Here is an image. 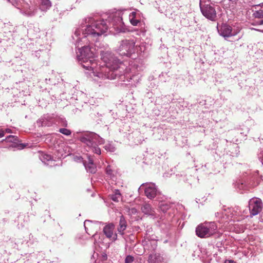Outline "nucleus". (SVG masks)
<instances>
[{
	"instance_id": "1",
	"label": "nucleus",
	"mask_w": 263,
	"mask_h": 263,
	"mask_svg": "<svg viewBox=\"0 0 263 263\" xmlns=\"http://www.w3.org/2000/svg\"><path fill=\"white\" fill-rule=\"evenodd\" d=\"M108 26L104 21H96L92 17L82 20L77 28L72 40L78 49L77 57L82 66L88 70L91 77L102 79L114 80L119 78L123 81L131 82V85L138 82V72L143 70L135 62L124 71L125 65L108 50L96 49L90 46V42H97L98 37L104 33Z\"/></svg>"
},
{
	"instance_id": "2",
	"label": "nucleus",
	"mask_w": 263,
	"mask_h": 263,
	"mask_svg": "<svg viewBox=\"0 0 263 263\" xmlns=\"http://www.w3.org/2000/svg\"><path fill=\"white\" fill-rule=\"evenodd\" d=\"M78 139L83 144L86 151L100 155L101 151L99 145L103 144L105 140L93 132H86L81 134Z\"/></svg>"
},
{
	"instance_id": "3",
	"label": "nucleus",
	"mask_w": 263,
	"mask_h": 263,
	"mask_svg": "<svg viewBox=\"0 0 263 263\" xmlns=\"http://www.w3.org/2000/svg\"><path fill=\"white\" fill-rule=\"evenodd\" d=\"M261 178L258 176V172H255L254 174L251 175L250 171L245 173L243 174V177L235 183V187L239 191H243L247 190L249 185L251 187H254L260 184Z\"/></svg>"
},
{
	"instance_id": "4",
	"label": "nucleus",
	"mask_w": 263,
	"mask_h": 263,
	"mask_svg": "<svg viewBox=\"0 0 263 263\" xmlns=\"http://www.w3.org/2000/svg\"><path fill=\"white\" fill-rule=\"evenodd\" d=\"M196 234L200 238H208L213 235L219 237L221 233L217 231V226L215 222H204L197 226Z\"/></svg>"
},
{
	"instance_id": "5",
	"label": "nucleus",
	"mask_w": 263,
	"mask_h": 263,
	"mask_svg": "<svg viewBox=\"0 0 263 263\" xmlns=\"http://www.w3.org/2000/svg\"><path fill=\"white\" fill-rule=\"evenodd\" d=\"M96 21H104L109 28L112 27L115 30L118 32H124L126 30L125 26L123 22L122 14L121 12H117L114 14H112L108 17V20H104L103 19L97 20L92 17ZM107 29L106 31H107ZM105 31L104 33L106 32Z\"/></svg>"
},
{
	"instance_id": "6",
	"label": "nucleus",
	"mask_w": 263,
	"mask_h": 263,
	"mask_svg": "<svg viewBox=\"0 0 263 263\" xmlns=\"http://www.w3.org/2000/svg\"><path fill=\"white\" fill-rule=\"evenodd\" d=\"M101 223L99 221H93L89 220H86L84 222V226L86 232L89 235H92L95 242L98 244L103 243V239L104 236L103 235L96 234V228Z\"/></svg>"
},
{
	"instance_id": "7",
	"label": "nucleus",
	"mask_w": 263,
	"mask_h": 263,
	"mask_svg": "<svg viewBox=\"0 0 263 263\" xmlns=\"http://www.w3.org/2000/svg\"><path fill=\"white\" fill-rule=\"evenodd\" d=\"M136 49L135 42L133 40H124L121 42L118 52L122 56L130 57L136 51Z\"/></svg>"
},
{
	"instance_id": "8",
	"label": "nucleus",
	"mask_w": 263,
	"mask_h": 263,
	"mask_svg": "<svg viewBox=\"0 0 263 263\" xmlns=\"http://www.w3.org/2000/svg\"><path fill=\"white\" fill-rule=\"evenodd\" d=\"M8 1L11 2L14 6L20 9L21 13L24 15L28 17H32L35 16L37 13V9L35 6L24 3L23 5L21 4V7H20V4L17 2L13 1V0H12V2H11L10 0Z\"/></svg>"
},
{
	"instance_id": "9",
	"label": "nucleus",
	"mask_w": 263,
	"mask_h": 263,
	"mask_svg": "<svg viewBox=\"0 0 263 263\" xmlns=\"http://www.w3.org/2000/svg\"><path fill=\"white\" fill-rule=\"evenodd\" d=\"M139 190H144L145 196L151 199H153L159 193L155 184L152 182L142 184L139 188Z\"/></svg>"
},
{
	"instance_id": "10",
	"label": "nucleus",
	"mask_w": 263,
	"mask_h": 263,
	"mask_svg": "<svg viewBox=\"0 0 263 263\" xmlns=\"http://www.w3.org/2000/svg\"><path fill=\"white\" fill-rule=\"evenodd\" d=\"M200 9L202 14L208 19L215 21L217 17V14L215 8L211 5H200Z\"/></svg>"
},
{
	"instance_id": "11",
	"label": "nucleus",
	"mask_w": 263,
	"mask_h": 263,
	"mask_svg": "<svg viewBox=\"0 0 263 263\" xmlns=\"http://www.w3.org/2000/svg\"><path fill=\"white\" fill-rule=\"evenodd\" d=\"M261 200L258 198H253L250 200L249 208L251 216L257 215L262 210Z\"/></svg>"
},
{
	"instance_id": "12",
	"label": "nucleus",
	"mask_w": 263,
	"mask_h": 263,
	"mask_svg": "<svg viewBox=\"0 0 263 263\" xmlns=\"http://www.w3.org/2000/svg\"><path fill=\"white\" fill-rule=\"evenodd\" d=\"M217 29L219 34L224 38L235 36L237 33L235 31H233L231 26L226 23L221 25L218 24Z\"/></svg>"
},
{
	"instance_id": "13",
	"label": "nucleus",
	"mask_w": 263,
	"mask_h": 263,
	"mask_svg": "<svg viewBox=\"0 0 263 263\" xmlns=\"http://www.w3.org/2000/svg\"><path fill=\"white\" fill-rule=\"evenodd\" d=\"M115 225L110 223L106 224L103 228V233L107 238L111 241H115L117 239V234L114 233Z\"/></svg>"
},
{
	"instance_id": "14",
	"label": "nucleus",
	"mask_w": 263,
	"mask_h": 263,
	"mask_svg": "<svg viewBox=\"0 0 263 263\" xmlns=\"http://www.w3.org/2000/svg\"><path fill=\"white\" fill-rule=\"evenodd\" d=\"M225 216L228 218V220L226 221H229L232 220H235V217L240 216L241 215V211L240 208L239 206H235L232 208H228L227 210H225Z\"/></svg>"
},
{
	"instance_id": "15",
	"label": "nucleus",
	"mask_w": 263,
	"mask_h": 263,
	"mask_svg": "<svg viewBox=\"0 0 263 263\" xmlns=\"http://www.w3.org/2000/svg\"><path fill=\"white\" fill-rule=\"evenodd\" d=\"M54 121L52 116L44 115L37 121V125L39 126H50L54 123Z\"/></svg>"
},
{
	"instance_id": "16",
	"label": "nucleus",
	"mask_w": 263,
	"mask_h": 263,
	"mask_svg": "<svg viewBox=\"0 0 263 263\" xmlns=\"http://www.w3.org/2000/svg\"><path fill=\"white\" fill-rule=\"evenodd\" d=\"M141 17H142V14L139 10H136L129 14V20L131 24L136 26L140 23Z\"/></svg>"
},
{
	"instance_id": "17",
	"label": "nucleus",
	"mask_w": 263,
	"mask_h": 263,
	"mask_svg": "<svg viewBox=\"0 0 263 263\" xmlns=\"http://www.w3.org/2000/svg\"><path fill=\"white\" fill-rule=\"evenodd\" d=\"M88 161L83 162L86 170L87 172L94 174L96 172L97 167L93 163V158L89 155H87Z\"/></svg>"
},
{
	"instance_id": "18",
	"label": "nucleus",
	"mask_w": 263,
	"mask_h": 263,
	"mask_svg": "<svg viewBox=\"0 0 263 263\" xmlns=\"http://www.w3.org/2000/svg\"><path fill=\"white\" fill-rule=\"evenodd\" d=\"M40 159L47 166L52 167L56 165L55 160L49 154L42 153L40 155Z\"/></svg>"
},
{
	"instance_id": "19",
	"label": "nucleus",
	"mask_w": 263,
	"mask_h": 263,
	"mask_svg": "<svg viewBox=\"0 0 263 263\" xmlns=\"http://www.w3.org/2000/svg\"><path fill=\"white\" fill-rule=\"evenodd\" d=\"M106 177L108 179L115 182L117 179V170L114 166L108 165L105 170Z\"/></svg>"
},
{
	"instance_id": "20",
	"label": "nucleus",
	"mask_w": 263,
	"mask_h": 263,
	"mask_svg": "<svg viewBox=\"0 0 263 263\" xmlns=\"http://www.w3.org/2000/svg\"><path fill=\"white\" fill-rule=\"evenodd\" d=\"M142 212L145 215L151 216L153 218L156 217L155 211L151 205L149 204L145 203L141 206Z\"/></svg>"
},
{
	"instance_id": "21",
	"label": "nucleus",
	"mask_w": 263,
	"mask_h": 263,
	"mask_svg": "<svg viewBox=\"0 0 263 263\" xmlns=\"http://www.w3.org/2000/svg\"><path fill=\"white\" fill-rule=\"evenodd\" d=\"M127 228V222L125 219V218L123 217V216H121L120 218L119 221V224L117 228V230L118 233L121 235H123L124 233V230Z\"/></svg>"
},
{
	"instance_id": "22",
	"label": "nucleus",
	"mask_w": 263,
	"mask_h": 263,
	"mask_svg": "<svg viewBox=\"0 0 263 263\" xmlns=\"http://www.w3.org/2000/svg\"><path fill=\"white\" fill-rule=\"evenodd\" d=\"M51 7V3L49 0H41L40 9L42 11H46Z\"/></svg>"
},
{
	"instance_id": "23",
	"label": "nucleus",
	"mask_w": 263,
	"mask_h": 263,
	"mask_svg": "<svg viewBox=\"0 0 263 263\" xmlns=\"http://www.w3.org/2000/svg\"><path fill=\"white\" fill-rule=\"evenodd\" d=\"M171 206L170 203L166 201H161L159 204L160 210L163 213L166 212Z\"/></svg>"
},
{
	"instance_id": "24",
	"label": "nucleus",
	"mask_w": 263,
	"mask_h": 263,
	"mask_svg": "<svg viewBox=\"0 0 263 263\" xmlns=\"http://www.w3.org/2000/svg\"><path fill=\"white\" fill-rule=\"evenodd\" d=\"M110 198L115 202H119L121 199V194L119 190H116L114 193L110 195Z\"/></svg>"
},
{
	"instance_id": "25",
	"label": "nucleus",
	"mask_w": 263,
	"mask_h": 263,
	"mask_svg": "<svg viewBox=\"0 0 263 263\" xmlns=\"http://www.w3.org/2000/svg\"><path fill=\"white\" fill-rule=\"evenodd\" d=\"M225 211L222 213L217 212L215 213V216L216 217L221 219L219 222L225 223L227 222L226 221L228 220V218H227V216H225Z\"/></svg>"
},
{
	"instance_id": "26",
	"label": "nucleus",
	"mask_w": 263,
	"mask_h": 263,
	"mask_svg": "<svg viewBox=\"0 0 263 263\" xmlns=\"http://www.w3.org/2000/svg\"><path fill=\"white\" fill-rule=\"evenodd\" d=\"M104 148L106 151L109 152H114L116 151V148L114 145L111 143H107Z\"/></svg>"
},
{
	"instance_id": "27",
	"label": "nucleus",
	"mask_w": 263,
	"mask_h": 263,
	"mask_svg": "<svg viewBox=\"0 0 263 263\" xmlns=\"http://www.w3.org/2000/svg\"><path fill=\"white\" fill-rule=\"evenodd\" d=\"M7 142H15L17 140V137L13 135H9L6 138Z\"/></svg>"
},
{
	"instance_id": "28",
	"label": "nucleus",
	"mask_w": 263,
	"mask_h": 263,
	"mask_svg": "<svg viewBox=\"0 0 263 263\" xmlns=\"http://www.w3.org/2000/svg\"><path fill=\"white\" fill-rule=\"evenodd\" d=\"M253 14L256 18H260L263 17V9L256 11Z\"/></svg>"
},
{
	"instance_id": "29",
	"label": "nucleus",
	"mask_w": 263,
	"mask_h": 263,
	"mask_svg": "<svg viewBox=\"0 0 263 263\" xmlns=\"http://www.w3.org/2000/svg\"><path fill=\"white\" fill-rule=\"evenodd\" d=\"M59 132L66 136H69L71 134V132L69 129L65 128H60L59 129Z\"/></svg>"
},
{
	"instance_id": "30",
	"label": "nucleus",
	"mask_w": 263,
	"mask_h": 263,
	"mask_svg": "<svg viewBox=\"0 0 263 263\" xmlns=\"http://www.w3.org/2000/svg\"><path fill=\"white\" fill-rule=\"evenodd\" d=\"M134 260V258L131 255H128L126 256L125 259V263H132Z\"/></svg>"
},
{
	"instance_id": "31",
	"label": "nucleus",
	"mask_w": 263,
	"mask_h": 263,
	"mask_svg": "<svg viewBox=\"0 0 263 263\" xmlns=\"http://www.w3.org/2000/svg\"><path fill=\"white\" fill-rule=\"evenodd\" d=\"M136 50H137V51H138L139 50L140 52H144L145 51V47L143 44H141V45H140L138 48H137V46H136Z\"/></svg>"
},
{
	"instance_id": "32",
	"label": "nucleus",
	"mask_w": 263,
	"mask_h": 263,
	"mask_svg": "<svg viewBox=\"0 0 263 263\" xmlns=\"http://www.w3.org/2000/svg\"><path fill=\"white\" fill-rule=\"evenodd\" d=\"M73 159L77 162H83V158L81 156H76L73 157Z\"/></svg>"
},
{
	"instance_id": "33",
	"label": "nucleus",
	"mask_w": 263,
	"mask_h": 263,
	"mask_svg": "<svg viewBox=\"0 0 263 263\" xmlns=\"http://www.w3.org/2000/svg\"><path fill=\"white\" fill-rule=\"evenodd\" d=\"M258 158L263 165V150L258 154Z\"/></svg>"
},
{
	"instance_id": "34",
	"label": "nucleus",
	"mask_w": 263,
	"mask_h": 263,
	"mask_svg": "<svg viewBox=\"0 0 263 263\" xmlns=\"http://www.w3.org/2000/svg\"><path fill=\"white\" fill-rule=\"evenodd\" d=\"M5 134L6 133H5L4 129H0V137L1 138L5 136Z\"/></svg>"
},
{
	"instance_id": "35",
	"label": "nucleus",
	"mask_w": 263,
	"mask_h": 263,
	"mask_svg": "<svg viewBox=\"0 0 263 263\" xmlns=\"http://www.w3.org/2000/svg\"><path fill=\"white\" fill-rule=\"evenodd\" d=\"M5 133H11V130L9 128H6L4 129Z\"/></svg>"
},
{
	"instance_id": "36",
	"label": "nucleus",
	"mask_w": 263,
	"mask_h": 263,
	"mask_svg": "<svg viewBox=\"0 0 263 263\" xmlns=\"http://www.w3.org/2000/svg\"><path fill=\"white\" fill-rule=\"evenodd\" d=\"M224 263H236L234 261L232 260H226Z\"/></svg>"
},
{
	"instance_id": "37",
	"label": "nucleus",
	"mask_w": 263,
	"mask_h": 263,
	"mask_svg": "<svg viewBox=\"0 0 263 263\" xmlns=\"http://www.w3.org/2000/svg\"><path fill=\"white\" fill-rule=\"evenodd\" d=\"M252 30H257V31H260V32H263V30H259V29H255V28H252Z\"/></svg>"
},
{
	"instance_id": "38",
	"label": "nucleus",
	"mask_w": 263,
	"mask_h": 263,
	"mask_svg": "<svg viewBox=\"0 0 263 263\" xmlns=\"http://www.w3.org/2000/svg\"><path fill=\"white\" fill-rule=\"evenodd\" d=\"M259 25H263V19L259 21Z\"/></svg>"
},
{
	"instance_id": "39",
	"label": "nucleus",
	"mask_w": 263,
	"mask_h": 263,
	"mask_svg": "<svg viewBox=\"0 0 263 263\" xmlns=\"http://www.w3.org/2000/svg\"><path fill=\"white\" fill-rule=\"evenodd\" d=\"M38 52H39V51H35V56L37 57H38V55H39Z\"/></svg>"
},
{
	"instance_id": "40",
	"label": "nucleus",
	"mask_w": 263,
	"mask_h": 263,
	"mask_svg": "<svg viewBox=\"0 0 263 263\" xmlns=\"http://www.w3.org/2000/svg\"><path fill=\"white\" fill-rule=\"evenodd\" d=\"M38 52H39V51H35V56L37 57H38V55H39Z\"/></svg>"
},
{
	"instance_id": "41",
	"label": "nucleus",
	"mask_w": 263,
	"mask_h": 263,
	"mask_svg": "<svg viewBox=\"0 0 263 263\" xmlns=\"http://www.w3.org/2000/svg\"><path fill=\"white\" fill-rule=\"evenodd\" d=\"M229 1H231V2H235L236 0H229Z\"/></svg>"
}]
</instances>
